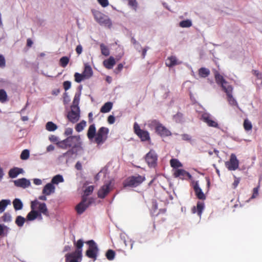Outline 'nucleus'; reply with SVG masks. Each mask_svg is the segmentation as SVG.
<instances>
[{"label":"nucleus","mask_w":262,"mask_h":262,"mask_svg":"<svg viewBox=\"0 0 262 262\" xmlns=\"http://www.w3.org/2000/svg\"><path fill=\"white\" fill-rule=\"evenodd\" d=\"M57 145L61 149L71 148V149L63 154L64 157L67 155H73L82 149V142L79 136H70L66 139L58 142Z\"/></svg>","instance_id":"obj_1"},{"label":"nucleus","mask_w":262,"mask_h":262,"mask_svg":"<svg viewBox=\"0 0 262 262\" xmlns=\"http://www.w3.org/2000/svg\"><path fill=\"white\" fill-rule=\"evenodd\" d=\"M96 21L101 26H104L110 28L112 26V21L109 17L97 10L92 11Z\"/></svg>","instance_id":"obj_2"},{"label":"nucleus","mask_w":262,"mask_h":262,"mask_svg":"<svg viewBox=\"0 0 262 262\" xmlns=\"http://www.w3.org/2000/svg\"><path fill=\"white\" fill-rule=\"evenodd\" d=\"M145 180L144 176L138 175L137 176H130L126 179L123 185L124 187H135L140 185Z\"/></svg>","instance_id":"obj_3"},{"label":"nucleus","mask_w":262,"mask_h":262,"mask_svg":"<svg viewBox=\"0 0 262 262\" xmlns=\"http://www.w3.org/2000/svg\"><path fill=\"white\" fill-rule=\"evenodd\" d=\"M109 129L105 127H101L98 130L94 139L95 142L98 145L103 144L107 140Z\"/></svg>","instance_id":"obj_4"},{"label":"nucleus","mask_w":262,"mask_h":262,"mask_svg":"<svg viewBox=\"0 0 262 262\" xmlns=\"http://www.w3.org/2000/svg\"><path fill=\"white\" fill-rule=\"evenodd\" d=\"M151 125L155 126L156 132L161 136L167 137L171 135V132L157 120L151 122Z\"/></svg>","instance_id":"obj_5"},{"label":"nucleus","mask_w":262,"mask_h":262,"mask_svg":"<svg viewBox=\"0 0 262 262\" xmlns=\"http://www.w3.org/2000/svg\"><path fill=\"white\" fill-rule=\"evenodd\" d=\"M134 129L135 134L140 138L141 141H147L150 140L149 133L146 130L141 129L137 123L134 124Z\"/></svg>","instance_id":"obj_6"},{"label":"nucleus","mask_w":262,"mask_h":262,"mask_svg":"<svg viewBox=\"0 0 262 262\" xmlns=\"http://www.w3.org/2000/svg\"><path fill=\"white\" fill-rule=\"evenodd\" d=\"M37 205H38V209L39 213L40 214L42 213L43 215L47 216H49V211L47 209L46 204L44 203H40L36 200L31 202V209H35Z\"/></svg>","instance_id":"obj_7"},{"label":"nucleus","mask_w":262,"mask_h":262,"mask_svg":"<svg viewBox=\"0 0 262 262\" xmlns=\"http://www.w3.org/2000/svg\"><path fill=\"white\" fill-rule=\"evenodd\" d=\"M111 184L112 182L109 181L100 188L97 193V195L99 198L104 199L107 195L113 189V186Z\"/></svg>","instance_id":"obj_8"},{"label":"nucleus","mask_w":262,"mask_h":262,"mask_svg":"<svg viewBox=\"0 0 262 262\" xmlns=\"http://www.w3.org/2000/svg\"><path fill=\"white\" fill-rule=\"evenodd\" d=\"M225 166L229 170H235L239 167V161L235 154H232L228 161L225 162Z\"/></svg>","instance_id":"obj_9"},{"label":"nucleus","mask_w":262,"mask_h":262,"mask_svg":"<svg viewBox=\"0 0 262 262\" xmlns=\"http://www.w3.org/2000/svg\"><path fill=\"white\" fill-rule=\"evenodd\" d=\"M158 156L153 150H150L145 157V160L148 165L150 167H155L157 165Z\"/></svg>","instance_id":"obj_10"},{"label":"nucleus","mask_w":262,"mask_h":262,"mask_svg":"<svg viewBox=\"0 0 262 262\" xmlns=\"http://www.w3.org/2000/svg\"><path fill=\"white\" fill-rule=\"evenodd\" d=\"M91 202L88 201L87 198L82 196V201L75 207V210L78 214H81L90 205Z\"/></svg>","instance_id":"obj_11"},{"label":"nucleus","mask_w":262,"mask_h":262,"mask_svg":"<svg viewBox=\"0 0 262 262\" xmlns=\"http://www.w3.org/2000/svg\"><path fill=\"white\" fill-rule=\"evenodd\" d=\"M74 245L76 249L74 252L68 253V256L82 257V248L83 246V241L81 239H78L76 243L74 242Z\"/></svg>","instance_id":"obj_12"},{"label":"nucleus","mask_w":262,"mask_h":262,"mask_svg":"<svg viewBox=\"0 0 262 262\" xmlns=\"http://www.w3.org/2000/svg\"><path fill=\"white\" fill-rule=\"evenodd\" d=\"M214 78L216 83L221 85L222 90L224 91L227 89V85H229L227 81L225 80L223 76L221 75L217 71L214 73Z\"/></svg>","instance_id":"obj_13"},{"label":"nucleus","mask_w":262,"mask_h":262,"mask_svg":"<svg viewBox=\"0 0 262 262\" xmlns=\"http://www.w3.org/2000/svg\"><path fill=\"white\" fill-rule=\"evenodd\" d=\"M201 119L210 127L217 128L219 127L218 123L212 120L211 115L208 113H204L202 115Z\"/></svg>","instance_id":"obj_14"},{"label":"nucleus","mask_w":262,"mask_h":262,"mask_svg":"<svg viewBox=\"0 0 262 262\" xmlns=\"http://www.w3.org/2000/svg\"><path fill=\"white\" fill-rule=\"evenodd\" d=\"M74 109V108H72L71 111L69 112L67 116L69 120L73 123L77 122L80 118L79 108L77 107V111H75Z\"/></svg>","instance_id":"obj_15"},{"label":"nucleus","mask_w":262,"mask_h":262,"mask_svg":"<svg viewBox=\"0 0 262 262\" xmlns=\"http://www.w3.org/2000/svg\"><path fill=\"white\" fill-rule=\"evenodd\" d=\"M173 176L174 178H179L181 179H185L187 178H190V173L182 169H176L173 170Z\"/></svg>","instance_id":"obj_16"},{"label":"nucleus","mask_w":262,"mask_h":262,"mask_svg":"<svg viewBox=\"0 0 262 262\" xmlns=\"http://www.w3.org/2000/svg\"><path fill=\"white\" fill-rule=\"evenodd\" d=\"M233 87L231 85H228L227 88L224 92L226 93L227 99L230 104L231 105H236L237 103L232 96Z\"/></svg>","instance_id":"obj_17"},{"label":"nucleus","mask_w":262,"mask_h":262,"mask_svg":"<svg viewBox=\"0 0 262 262\" xmlns=\"http://www.w3.org/2000/svg\"><path fill=\"white\" fill-rule=\"evenodd\" d=\"M14 185L17 187H20L24 188L29 187L30 185L29 180L25 178L19 179L14 181Z\"/></svg>","instance_id":"obj_18"},{"label":"nucleus","mask_w":262,"mask_h":262,"mask_svg":"<svg viewBox=\"0 0 262 262\" xmlns=\"http://www.w3.org/2000/svg\"><path fill=\"white\" fill-rule=\"evenodd\" d=\"M37 217H39V219H42L41 215L38 211L35 209H32V210L27 214L26 219L27 221H33Z\"/></svg>","instance_id":"obj_19"},{"label":"nucleus","mask_w":262,"mask_h":262,"mask_svg":"<svg viewBox=\"0 0 262 262\" xmlns=\"http://www.w3.org/2000/svg\"><path fill=\"white\" fill-rule=\"evenodd\" d=\"M204 208V203L202 202H198L197 203L196 207L193 206L191 211L193 213H197L198 215L201 216Z\"/></svg>","instance_id":"obj_20"},{"label":"nucleus","mask_w":262,"mask_h":262,"mask_svg":"<svg viewBox=\"0 0 262 262\" xmlns=\"http://www.w3.org/2000/svg\"><path fill=\"white\" fill-rule=\"evenodd\" d=\"M55 186L52 183L46 184L42 190V193L46 195H49L55 191Z\"/></svg>","instance_id":"obj_21"},{"label":"nucleus","mask_w":262,"mask_h":262,"mask_svg":"<svg viewBox=\"0 0 262 262\" xmlns=\"http://www.w3.org/2000/svg\"><path fill=\"white\" fill-rule=\"evenodd\" d=\"M181 63V62L178 61L176 56H171L167 58L166 65L168 67H172L174 66L178 65Z\"/></svg>","instance_id":"obj_22"},{"label":"nucleus","mask_w":262,"mask_h":262,"mask_svg":"<svg viewBox=\"0 0 262 262\" xmlns=\"http://www.w3.org/2000/svg\"><path fill=\"white\" fill-rule=\"evenodd\" d=\"M103 64L104 67L107 69H112L116 64V61L113 56H110L107 59L103 61Z\"/></svg>","instance_id":"obj_23"},{"label":"nucleus","mask_w":262,"mask_h":262,"mask_svg":"<svg viewBox=\"0 0 262 262\" xmlns=\"http://www.w3.org/2000/svg\"><path fill=\"white\" fill-rule=\"evenodd\" d=\"M193 188L195 195L199 199L205 200L206 199L204 193L203 192L202 189L197 183L194 185Z\"/></svg>","instance_id":"obj_24"},{"label":"nucleus","mask_w":262,"mask_h":262,"mask_svg":"<svg viewBox=\"0 0 262 262\" xmlns=\"http://www.w3.org/2000/svg\"><path fill=\"white\" fill-rule=\"evenodd\" d=\"M96 127L95 124L91 125L88 129L87 133V136L89 139L92 140L94 139L96 135Z\"/></svg>","instance_id":"obj_25"},{"label":"nucleus","mask_w":262,"mask_h":262,"mask_svg":"<svg viewBox=\"0 0 262 262\" xmlns=\"http://www.w3.org/2000/svg\"><path fill=\"white\" fill-rule=\"evenodd\" d=\"M93 71L90 65L88 64H85L84 65V69L82 73L83 75H84L85 79H89L93 75Z\"/></svg>","instance_id":"obj_26"},{"label":"nucleus","mask_w":262,"mask_h":262,"mask_svg":"<svg viewBox=\"0 0 262 262\" xmlns=\"http://www.w3.org/2000/svg\"><path fill=\"white\" fill-rule=\"evenodd\" d=\"M23 169L18 167L11 169L9 171V176L11 178H16L19 173H21Z\"/></svg>","instance_id":"obj_27"},{"label":"nucleus","mask_w":262,"mask_h":262,"mask_svg":"<svg viewBox=\"0 0 262 262\" xmlns=\"http://www.w3.org/2000/svg\"><path fill=\"white\" fill-rule=\"evenodd\" d=\"M113 103L111 102H107L101 107L100 112L106 113L109 112L112 108Z\"/></svg>","instance_id":"obj_28"},{"label":"nucleus","mask_w":262,"mask_h":262,"mask_svg":"<svg viewBox=\"0 0 262 262\" xmlns=\"http://www.w3.org/2000/svg\"><path fill=\"white\" fill-rule=\"evenodd\" d=\"M210 74L209 69L205 68H201L199 70V75L201 77L205 78Z\"/></svg>","instance_id":"obj_29"},{"label":"nucleus","mask_w":262,"mask_h":262,"mask_svg":"<svg viewBox=\"0 0 262 262\" xmlns=\"http://www.w3.org/2000/svg\"><path fill=\"white\" fill-rule=\"evenodd\" d=\"M89 245V250H94L95 251L98 252V248L96 243L93 240H90L85 242Z\"/></svg>","instance_id":"obj_30"},{"label":"nucleus","mask_w":262,"mask_h":262,"mask_svg":"<svg viewBox=\"0 0 262 262\" xmlns=\"http://www.w3.org/2000/svg\"><path fill=\"white\" fill-rule=\"evenodd\" d=\"M13 204L15 210L21 209L23 206L21 201L18 199H15L13 201Z\"/></svg>","instance_id":"obj_31"},{"label":"nucleus","mask_w":262,"mask_h":262,"mask_svg":"<svg viewBox=\"0 0 262 262\" xmlns=\"http://www.w3.org/2000/svg\"><path fill=\"white\" fill-rule=\"evenodd\" d=\"M10 204L9 200H2L0 201V213L4 211L8 205Z\"/></svg>","instance_id":"obj_32"},{"label":"nucleus","mask_w":262,"mask_h":262,"mask_svg":"<svg viewBox=\"0 0 262 262\" xmlns=\"http://www.w3.org/2000/svg\"><path fill=\"white\" fill-rule=\"evenodd\" d=\"M46 128L49 132H53L57 128V126L53 122H48L46 125Z\"/></svg>","instance_id":"obj_33"},{"label":"nucleus","mask_w":262,"mask_h":262,"mask_svg":"<svg viewBox=\"0 0 262 262\" xmlns=\"http://www.w3.org/2000/svg\"><path fill=\"white\" fill-rule=\"evenodd\" d=\"M98 252L95 251L94 250H87L86 251V255L90 258L93 259L95 260L97 258V254Z\"/></svg>","instance_id":"obj_34"},{"label":"nucleus","mask_w":262,"mask_h":262,"mask_svg":"<svg viewBox=\"0 0 262 262\" xmlns=\"http://www.w3.org/2000/svg\"><path fill=\"white\" fill-rule=\"evenodd\" d=\"M64 181L63 178L61 175L58 174L54 176L51 181V183L53 184H58L59 183L63 182Z\"/></svg>","instance_id":"obj_35"},{"label":"nucleus","mask_w":262,"mask_h":262,"mask_svg":"<svg viewBox=\"0 0 262 262\" xmlns=\"http://www.w3.org/2000/svg\"><path fill=\"white\" fill-rule=\"evenodd\" d=\"M8 100V96L4 89L0 90V102L4 103Z\"/></svg>","instance_id":"obj_36"},{"label":"nucleus","mask_w":262,"mask_h":262,"mask_svg":"<svg viewBox=\"0 0 262 262\" xmlns=\"http://www.w3.org/2000/svg\"><path fill=\"white\" fill-rule=\"evenodd\" d=\"M170 166L174 168H178L182 166V164L178 159H172L170 161Z\"/></svg>","instance_id":"obj_37"},{"label":"nucleus","mask_w":262,"mask_h":262,"mask_svg":"<svg viewBox=\"0 0 262 262\" xmlns=\"http://www.w3.org/2000/svg\"><path fill=\"white\" fill-rule=\"evenodd\" d=\"M100 47L101 49V54L102 55L105 56H107L110 55V50L107 46H106L103 43H101L100 45Z\"/></svg>","instance_id":"obj_38"},{"label":"nucleus","mask_w":262,"mask_h":262,"mask_svg":"<svg viewBox=\"0 0 262 262\" xmlns=\"http://www.w3.org/2000/svg\"><path fill=\"white\" fill-rule=\"evenodd\" d=\"M9 228L3 225L0 224V236H4L7 235Z\"/></svg>","instance_id":"obj_39"},{"label":"nucleus","mask_w":262,"mask_h":262,"mask_svg":"<svg viewBox=\"0 0 262 262\" xmlns=\"http://www.w3.org/2000/svg\"><path fill=\"white\" fill-rule=\"evenodd\" d=\"M86 126V122L84 120L81 121L80 123L77 124L75 126V129L77 132H81Z\"/></svg>","instance_id":"obj_40"},{"label":"nucleus","mask_w":262,"mask_h":262,"mask_svg":"<svg viewBox=\"0 0 262 262\" xmlns=\"http://www.w3.org/2000/svg\"><path fill=\"white\" fill-rule=\"evenodd\" d=\"M65 257L66 262H79L78 259L81 258L79 256H68V253L66 255Z\"/></svg>","instance_id":"obj_41"},{"label":"nucleus","mask_w":262,"mask_h":262,"mask_svg":"<svg viewBox=\"0 0 262 262\" xmlns=\"http://www.w3.org/2000/svg\"><path fill=\"white\" fill-rule=\"evenodd\" d=\"M25 221H26L25 218H24V217H23L20 215H19V216H17L16 219L15 224L18 227H22L24 225Z\"/></svg>","instance_id":"obj_42"},{"label":"nucleus","mask_w":262,"mask_h":262,"mask_svg":"<svg viewBox=\"0 0 262 262\" xmlns=\"http://www.w3.org/2000/svg\"><path fill=\"white\" fill-rule=\"evenodd\" d=\"M105 256L108 260H112L115 258V252L113 250L109 249L106 252Z\"/></svg>","instance_id":"obj_43"},{"label":"nucleus","mask_w":262,"mask_h":262,"mask_svg":"<svg viewBox=\"0 0 262 262\" xmlns=\"http://www.w3.org/2000/svg\"><path fill=\"white\" fill-rule=\"evenodd\" d=\"M69 62V58L67 56H63L60 59L59 64L61 67L65 68Z\"/></svg>","instance_id":"obj_44"},{"label":"nucleus","mask_w":262,"mask_h":262,"mask_svg":"<svg viewBox=\"0 0 262 262\" xmlns=\"http://www.w3.org/2000/svg\"><path fill=\"white\" fill-rule=\"evenodd\" d=\"M192 26L191 20L186 19L182 20L180 23V26L182 28H188Z\"/></svg>","instance_id":"obj_45"},{"label":"nucleus","mask_w":262,"mask_h":262,"mask_svg":"<svg viewBox=\"0 0 262 262\" xmlns=\"http://www.w3.org/2000/svg\"><path fill=\"white\" fill-rule=\"evenodd\" d=\"M75 81L78 83H80L84 80L85 78L84 75L82 74H79L78 73H75L74 74Z\"/></svg>","instance_id":"obj_46"},{"label":"nucleus","mask_w":262,"mask_h":262,"mask_svg":"<svg viewBox=\"0 0 262 262\" xmlns=\"http://www.w3.org/2000/svg\"><path fill=\"white\" fill-rule=\"evenodd\" d=\"M244 129L246 131H249L251 130L252 128V125L250 121H249L248 119H245L244 122Z\"/></svg>","instance_id":"obj_47"},{"label":"nucleus","mask_w":262,"mask_h":262,"mask_svg":"<svg viewBox=\"0 0 262 262\" xmlns=\"http://www.w3.org/2000/svg\"><path fill=\"white\" fill-rule=\"evenodd\" d=\"M93 186H89L87 187L84 191V195L83 196L86 198L87 196L90 195L93 192Z\"/></svg>","instance_id":"obj_48"},{"label":"nucleus","mask_w":262,"mask_h":262,"mask_svg":"<svg viewBox=\"0 0 262 262\" xmlns=\"http://www.w3.org/2000/svg\"><path fill=\"white\" fill-rule=\"evenodd\" d=\"M29 150L28 149H25L21 153L20 159L22 160H27L29 158Z\"/></svg>","instance_id":"obj_49"},{"label":"nucleus","mask_w":262,"mask_h":262,"mask_svg":"<svg viewBox=\"0 0 262 262\" xmlns=\"http://www.w3.org/2000/svg\"><path fill=\"white\" fill-rule=\"evenodd\" d=\"M11 216L9 213L6 212L2 216V220L4 222H10L11 221Z\"/></svg>","instance_id":"obj_50"},{"label":"nucleus","mask_w":262,"mask_h":262,"mask_svg":"<svg viewBox=\"0 0 262 262\" xmlns=\"http://www.w3.org/2000/svg\"><path fill=\"white\" fill-rule=\"evenodd\" d=\"M128 1V5L132 7L135 10H137L138 7V3L136 0H127Z\"/></svg>","instance_id":"obj_51"},{"label":"nucleus","mask_w":262,"mask_h":262,"mask_svg":"<svg viewBox=\"0 0 262 262\" xmlns=\"http://www.w3.org/2000/svg\"><path fill=\"white\" fill-rule=\"evenodd\" d=\"M6 66V60L3 55H0V67L5 68Z\"/></svg>","instance_id":"obj_52"},{"label":"nucleus","mask_w":262,"mask_h":262,"mask_svg":"<svg viewBox=\"0 0 262 262\" xmlns=\"http://www.w3.org/2000/svg\"><path fill=\"white\" fill-rule=\"evenodd\" d=\"M234 180L232 184V187H233V188L235 189L239 183L240 178H237L235 176H234Z\"/></svg>","instance_id":"obj_53"},{"label":"nucleus","mask_w":262,"mask_h":262,"mask_svg":"<svg viewBox=\"0 0 262 262\" xmlns=\"http://www.w3.org/2000/svg\"><path fill=\"white\" fill-rule=\"evenodd\" d=\"M64 89L67 91L69 90L71 86V83L69 81H66L63 83Z\"/></svg>","instance_id":"obj_54"},{"label":"nucleus","mask_w":262,"mask_h":262,"mask_svg":"<svg viewBox=\"0 0 262 262\" xmlns=\"http://www.w3.org/2000/svg\"><path fill=\"white\" fill-rule=\"evenodd\" d=\"M98 3L103 7H106L108 5V0H97Z\"/></svg>","instance_id":"obj_55"},{"label":"nucleus","mask_w":262,"mask_h":262,"mask_svg":"<svg viewBox=\"0 0 262 262\" xmlns=\"http://www.w3.org/2000/svg\"><path fill=\"white\" fill-rule=\"evenodd\" d=\"M79 99L77 98L76 96H75V97L73 100V105L72 106V108H76L77 109V107H78L77 106L78 103Z\"/></svg>","instance_id":"obj_56"},{"label":"nucleus","mask_w":262,"mask_h":262,"mask_svg":"<svg viewBox=\"0 0 262 262\" xmlns=\"http://www.w3.org/2000/svg\"><path fill=\"white\" fill-rule=\"evenodd\" d=\"M73 133V129L72 128H67L64 131V135L68 136H71Z\"/></svg>","instance_id":"obj_57"},{"label":"nucleus","mask_w":262,"mask_h":262,"mask_svg":"<svg viewBox=\"0 0 262 262\" xmlns=\"http://www.w3.org/2000/svg\"><path fill=\"white\" fill-rule=\"evenodd\" d=\"M258 194V187H255L253 189V194L251 199L255 198Z\"/></svg>","instance_id":"obj_58"},{"label":"nucleus","mask_w":262,"mask_h":262,"mask_svg":"<svg viewBox=\"0 0 262 262\" xmlns=\"http://www.w3.org/2000/svg\"><path fill=\"white\" fill-rule=\"evenodd\" d=\"M107 121L108 123L112 124H113L115 121V118L113 115H110L107 118Z\"/></svg>","instance_id":"obj_59"},{"label":"nucleus","mask_w":262,"mask_h":262,"mask_svg":"<svg viewBox=\"0 0 262 262\" xmlns=\"http://www.w3.org/2000/svg\"><path fill=\"white\" fill-rule=\"evenodd\" d=\"M123 68V64L119 63L118 65L117 68L114 71V72L116 73V74L119 73L122 70Z\"/></svg>","instance_id":"obj_60"},{"label":"nucleus","mask_w":262,"mask_h":262,"mask_svg":"<svg viewBox=\"0 0 262 262\" xmlns=\"http://www.w3.org/2000/svg\"><path fill=\"white\" fill-rule=\"evenodd\" d=\"M76 52L77 54L80 55L82 52V47L81 45H79L76 48Z\"/></svg>","instance_id":"obj_61"},{"label":"nucleus","mask_w":262,"mask_h":262,"mask_svg":"<svg viewBox=\"0 0 262 262\" xmlns=\"http://www.w3.org/2000/svg\"><path fill=\"white\" fill-rule=\"evenodd\" d=\"M75 167V168L78 170H82V164L79 161H78L76 163Z\"/></svg>","instance_id":"obj_62"},{"label":"nucleus","mask_w":262,"mask_h":262,"mask_svg":"<svg viewBox=\"0 0 262 262\" xmlns=\"http://www.w3.org/2000/svg\"><path fill=\"white\" fill-rule=\"evenodd\" d=\"M182 139L186 141H190L191 137L188 134H184L182 135Z\"/></svg>","instance_id":"obj_63"},{"label":"nucleus","mask_w":262,"mask_h":262,"mask_svg":"<svg viewBox=\"0 0 262 262\" xmlns=\"http://www.w3.org/2000/svg\"><path fill=\"white\" fill-rule=\"evenodd\" d=\"M33 183L34 184H35L36 185H40L41 184L42 181L40 179L36 178V179H34L33 180Z\"/></svg>","instance_id":"obj_64"}]
</instances>
